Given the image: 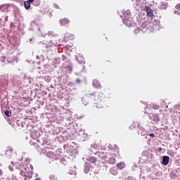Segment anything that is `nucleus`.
Listing matches in <instances>:
<instances>
[{"mask_svg":"<svg viewBox=\"0 0 180 180\" xmlns=\"http://www.w3.org/2000/svg\"><path fill=\"white\" fill-rule=\"evenodd\" d=\"M84 105H89L90 102L95 101L97 108H103L105 104V96L102 92H94L86 94L82 98Z\"/></svg>","mask_w":180,"mask_h":180,"instance_id":"1","label":"nucleus"},{"mask_svg":"<svg viewBox=\"0 0 180 180\" xmlns=\"http://www.w3.org/2000/svg\"><path fill=\"white\" fill-rule=\"evenodd\" d=\"M31 170H29V167L27 166L23 165V169H20V174L21 176H25V180H30L32 178V175H33V166L30 165Z\"/></svg>","mask_w":180,"mask_h":180,"instance_id":"2","label":"nucleus"},{"mask_svg":"<svg viewBox=\"0 0 180 180\" xmlns=\"http://www.w3.org/2000/svg\"><path fill=\"white\" fill-rule=\"evenodd\" d=\"M149 119H150V120H153V124H156V123H158V122H160V116L158 115H154L153 113H150Z\"/></svg>","mask_w":180,"mask_h":180,"instance_id":"3","label":"nucleus"},{"mask_svg":"<svg viewBox=\"0 0 180 180\" xmlns=\"http://www.w3.org/2000/svg\"><path fill=\"white\" fill-rule=\"evenodd\" d=\"M125 24L127 26L130 27L133 26V23H134V20H133V17H129L125 18Z\"/></svg>","mask_w":180,"mask_h":180,"instance_id":"4","label":"nucleus"},{"mask_svg":"<svg viewBox=\"0 0 180 180\" xmlns=\"http://www.w3.org/2000/svg\"><path fill=\"white\" fill-rule=\"evenodd\" d=\"M7 61L8 63H9V64H13V63H18V57L13 56H9L7 58Z\"/></svg>","mask_w":180,"mask_h":180,"instance_id":"5","label":"nucleus"},{"mask_svg":"<svg viewBox=\"0 0 180 180\" xmlns=\"http://www.w3.org/2000/svg\"><path fill=\"white\" fill-rule=\"evenodd\" d=\"M93 86L96 89H101V88H102V86L101 85V82H99L98 79L93 80Z\"/></svg>","mask_w":180,"mask_h":180,"instance_id":"6","label":"nucleus"},{"mask_svg":"<svg viewBox=\"0 0 180 180\" xmlns=\"http://www.w3.org/2000/svg\"><path fill=\"white\" fill-rule=\"evenodd\" d=\"M60 23L61 26H67L70 23V19L65 18L60 20Z\"/></svg>","mask_w":180,"mask_h":180,"instance_id":"7","label":"nucleus"},{"mask_svg":"<svg viewBox=\"0 0 180 180\" xmlns=\"http://www.w3.org/2000/svg\"><path fill=\"white\" fill-rule=\"evenodd\" d=\"M77 176V172L72 171L71 172H68L66 175V178H68V179H74Z\"/></svg>","mask_w":180,"mask_h":180,"instance_id":"8","label":"nucleus"},{"mask_svg":"<svg viewBox=\"0 0 180 180\" xmlns=\"http://www.w3.org/2000/svg\"><path fill=\"white\" fill-rule=\"evenodd\" d=\"M6 155L7 157H12V155H13V149H12V148H7L6 150Z\"/></svg>","mask_w":180,"mask_h":180,"instance_id":"9","label":"nucleus"},{"mask_svg":"<svg viewBox=\"0 0 180 180\" xmlns=\"http://www.w3.org/2000/svg\"><path fill=\"white\" fill-rule=\"evenodd\" d=\"M162 164H163V165H168V164H169V156H163Z\"/></svg>","mask_w":180,"mask_h":180,"instance_id":"10","label":"nucleus"},{"mask_svg":"<svg viewBox=\"0 0 180 180\" xmlns=\"http://www.w3.org/2000/svg\"><path fill=\"white\" fill-rule=\"evenodd\" d=\"M146 11L149 18H153V16H154V14L153 13V10H151V8H150L149 7H146Z\"/></svg>","mask_w":180,"mask_h":180,"instance_id":"11","label":"nucleus"},{"mask_svg":"<svg viewBox=\"0 0 180 180\" xmlns=\"http://www.w3.org/2000/svg\"><path fill=\"white\" fill-rule=\"evenodd\" d=\"M77 61H79L80 64H84L85 58H84V56H82V54H79L77 56Z\"/></svg>","mask_w":180,"mask_h":180,"instance_id":"12","label":"nucleus"},{"mask_svg":"<svg viewBox=\"0 0 180 180\" xmlns=\"http://www.w3.org/2000/svg\"><path fill=\"white\" fill-rule=\"evenodd\" d=\"M87 161H89V162H91V164H95V162H96V158L89 156L87 158Z\"/></svg>","mask_w":180,"mask_h":180,"instance_id":"13","label":"nucleus"},{"mask_svg":"<svg viewBox=\"0 0 180 180\" xmlns=\"http://www.w3.org/2000/svg\"><path fill=\"white\" fill-rule=\"evenodd\" d=\"M32 2L28 1H26L24 2V6L25 8V9H29L30 8V4H32Z\"/></svg>","mask_w":180,"mask_h":180,"instance_id":"14","label":"nucleus"},{"mask_svg":"<svg viewBox=\"0 0 180 180\" xmlns=\"http://www.w3.org/2000/svg\"><path fill=\"white\" fill-rule=\"evenodd\" d=\"M110 174L112 175H117V170H116V167H113L110 169Z\"/></svg>","mask_w":180,"mask_h":180,"instance_id":"15","label":"nucleus"},{"mask_svg":"<svg viewBox=\"0 0 180 180\" xmlns=\"http://www.w3.org/2000/svg\"><path fill=\"white\" fill-rule=\"evenodd\" d=\"M117 167L118 169H123L124 168V162H120L117 164Z\"/></svg>","mask_w":180,"mask_h":180,"instance_id":"16","label":"nucleus"},{"mask_svg":"<svg viewBox=\"0 0 180 180\" xmlns=\"http://www.w3.org/2000/svg\"><path fill=\"white\" fill-rule=\"evenodd\" d=\"M167 8H168V5H167V4H164V3H162L161 5H160V9L162 11H165V9H167Z\"/></svg>","mask_w":180,"mask_h":180,"instance_id":"17","label":"nucleus"},{"mask_svg":"<svg viewBox=\"0 0 180 180\" xmlns=\"http://www.w3.org/2000/svg\"><path fill=\"white\" fill-rule=\"evenodd\" d=\"M124 16H125L126 18H131V13L129 11H125V13H124Z\"/></svg>","mask_w":180,"mask_h":180,"instance_id":"18","label":"nucleus"},{"mask_svg":"<svg viewBox=\"0 0 180 180\" xmlns=\"http://www.w3.org/2000/svg\"><path fill=\"white\" fill-rule=\"evenodd\" d=\"M143 30L140 29L139 27H137L134 30V34H139V33H141V32H142Z\"/></svg>","mask_w":180,"mask_h":180,"instance_id":"19","label":"nucleus"},{"mask_svg":"<svg viewBox=\"0 0 180 180\" xmlns=\"http://www.w3.org/2000/svg\"><path fill=\"white\" fill-rule=\"evenodd\" d=\"M110 164H112V165H114V164H116V159L115 158H110Z\"/></svg>","mask_w":180,"mask_h":180,"instance_id":"20","label":"nucleus"},{"mask_svg":"<svg viewBox=\"0 0 180 180\" xmlns=\"http://www.w3.org/2000/svg\"><path fill=\"white\" fill-rule=\"evenodd\" d=\"M6 60V58H5V56H0V64H4Z\"/></svg>","mask_w":180,"mask_h":180,"instance_id":"21","label":"nucleus"},{"mask_svg":"<svg viewBox=\"0 0 180 180\" xmlns=\"http://www.w3.org/2000/svg\"><path fill=\"white\" fill-rule=\"evenodd\" d=\"M49 179L50 180H58L57 176H56L54 174H51L49 176Z\"/></svg>","mask_w":180,"mask_h":180,"instance_id":"22","label":"nucleus"},{"mask_svg":"<svg viewBox=\"0 0 180 180\" xmlns=\"http://www.w3.org/2000/svg\"><path fill=\"white\" fill-rule=\"evenodd\" d=\"M176 9H177V11H180V3L177 4L175 6Z\"/></svg>","mask_w":180,"mask_h":180,"instance_id":"23","label":"nucleus"},{"mask_svg":"<svg viewBox=\"0 0 180 180\" xmlns=\"http://www.w3.org/2000/svg\"><path fill=\"white\" fill-rule=\"evenodd\" d=\"M4 114H5L6 116H7L8 117H9V111L6 110V111L4 112Z\"/></svg>","mask_w":180,"mask_h":180,"instance_id":"24","label":"nucleus"},{"mask_svg":"<svg viewBox=\"0 0 180 180\" xmlns=\"http://www.w3.org/2000/svg\"><path fill=\"white\" fill-rule=\"evenodd\" d=\"M53 6L56 9H60V6H58V4H54Z\"/></svg>","mask_w":180,"mask_h":180,"instance_id":"25","label":"nucleus"},{"mask_svg":"<svg viewBox=\"0 0 180 180\" xmlns=\"http://www.w3.org/2000/svg\"><path fill=\"white\" fill-rule=\"evenodd\" d=\"M153 108L158 110V109H160V105H154Z\"/></svg>","mask_w":180,"mask_h":180,"instance_id":"26","label":"nucleus"},{"mask_svg":"<svg viewBox=\"0 0 180 180\" xmlns=\"http://www.w3.org/2000/svg\"><path fill=\"white\" fill-rule=\"evenodd\" d=\"M149 136L152 137V139H154V137H155V135L154 134H150Z\"/></svg>","mask_w":180,"mask_h":180,"instance_id":"27","label":"nucleus"},{"mask_svg":"<svg viewBox=\"0 0 180 180\" xmlns=\"http://www.w3.org/2000/svg\"><path fill=\"white\" fill-rule=\"evenodd\" d=\"M76 82H77V84H79V82H81V80H79V79H76Z\"/></svg>","mask_w":180,"mask_h":180,"instance_id":"28","label":"nucleus"},{"mask_svg":"<svg viewBox=\"0 0 180 180\" xmlns=\"http://www.w3.org/2000/svg\"><path fill=\"white\" fill-rule=\"evenodd\" d=\"M0 175H2V171L0 169Z\"/></svg>","mask_w":180,"mask_h":180,"instance_id":"29","label":"nucleus"},{"mask_svg":"<svg viewBox=\"0 0 180 180\" xmlns=\"http://www.w3.org/2000/svg\"><path fill=\"white\" fill-rule=\"evenodd\" d=\"M2 8H6V6H3Z\"/></svg>","mask_w":180,"mask_h":180,"instance_id":"30","label":"nucleus"},{"mask_svg":"<svg viewBox=\"0 0 180 180\" xmlns=\"http://www.w3.org/2000/svg\"><path fill=\"white\" fill-rule=\"evenodd\" d=\"M160 151H161V148H160Z\"/></svg>","mask_w":180,"mask_h":180,"instance_id":"31","label":"nucleus"}]
</instances>
